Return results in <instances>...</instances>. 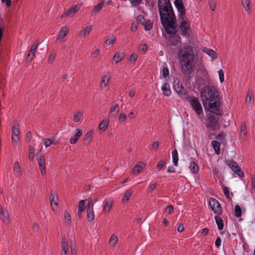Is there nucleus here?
<instances>
[{"instance_id": "f257e3e1", "label": "nucleus", "mask_w": 255, "mask_h": 255, "mask_svg": "<svg viewBox=\"0 0 255 255\" xmlns=\"http://www.w3.org/2000/svg\"><path fill=\"white\" fill-rule=\"evenodd\" d=\"M201 71L204 78L199 77L198 81H202L203 84L205 85L200 91V97L203 107L205 110H207L217 116H221L222 111L220 110V108L222 100L219 90L214 85L210 84L207 71L204 68Z\"/></svg>"}, {"instance_id": "f03ea898", "label": "nucleus", "mask_w": 255, "mask_h": 255, "mask_svg": "<svg viewBox=\"0 0 255 255\" xmlns=\"http://www.w3.org/2000/svg\"><path fill=\"white\" fill-rule=\"evenodd\" d=\"M178 56L181 71L184 76L183 80L186 83L189 82L197 59L194 47L191 45L184 46L179 50Z\"/></svg>"}, {"instance_id": "7ed1b4c3", "label": "nucleus", "mask_w": 255, "mask_h": 255, "mask_svg": "<svg viewBox=\"0 0 255 255\" xmlns=\"http://www.w3.org/2000/svg\"><path fill=\"white\" fill-rule=\"evenodd\" d=\"M158 7L161 23L176 17L169 0H158Z\"/></svg>"}, {"instance_id": "20e7f679", "label": "nucleus", "mask_w": 255, "mask_h": 255, "mask_svg": "<svg viewBox=\"0 0 255 255\" xmlns=\"http://www.w3.org/2000/svg\"><path fill=\"white\" fill-rule=\"evenodd\" d=\"M176 17H175L170 18L166 21L161 23V24L167 34H174V33H175V32H176V33H178V31L176 29Z\"/></svg>"}, {"instance_id": "39448f33", "label": "nucleus", "mask_w": 255, "mask_h": 255, "mask_svg": "<svg viewBox=\"0 0 255 255\" xmlns=\"http://www.w3.org/2000/svg\"><path fill=\"white\" fill-rule=\"evenodd\" d=\"M205 125L207 128L213 130L220 129V124L216 117L213 115L208 114L205 120Z\"/></svg>"}, {"instance_id": "423d86ee", "label": "nucleus", "mask_w": 255, "mask_h": 255, "mask_svg": "<svg viewBox=\"0 0 255 255\" xmlns=\"http://www.w3.org/2000/svg\"><path fill=\"white\" fill-rule=\"evenodd\" d=\"M174 34H168L167 35L165 33H163V37L167 41V45L168 46L174 45L176 46L178 42H181V38L178 34L175 32Z\"/></svg>"}, {"instance_id": "0eeeda50", "label": "nucleus", "mask_w": 255, "mask_h": 255, "mask_svg": "<svg viewBox=\"0 0 255 255\" xmlns=\"http://www.w3.org/2000/svg\"><path fill=\"white\" fill-rule=\"evenodd\" d=\"M187 101H189L192 109L197 115H200L203 113L201 104L197 98L194 96L190 97Z\"/></svg>"}, {"instance_id": "6e6552de", "label": "nucleus", "mask_w": 255, "mask_h": 255, "mask_svg": "<svg viewBox=\"0 0 255 255\" xmlns=\"http://www.w3.org/2000/svg\"><path fill=\"white\" fill-rule=\"evenodd\" d=\"M181 21L180 22L179 27L181 29L180 34L183 36L188 37L190 36L189 30L190 29V24L186 21V17L184 19H179Z\"/></svg>"}, {"instance_id": "1a4fd4ad", "label": "nucleus", "mask_w": 255, "mask_h": 255, "mask_svg": "<svg viewBox=\"0 0 255 255\" xmlns=\"http://www.w3.org/2000/svg\"><path fill=\"white\" fill-rule=\"evenodd\" d=\"M227 165L232 169L233 171L239 175L240 177H243L244 176V172L241 170V168L239 166L237 163L234 161H228L227 162Z\"/></svg>"}, {"instance_id": "9d476101", "label": "nucleus", "mask_w": 255, "mask_h": 255, "mask_svg": "<svg viewBox=\"0 0 255 255\" xmlns=\"http://www.w3.org/2000/svg\"><path fill=\"white\" fill-rule=\"evenodd\" d=\"M174 5L179 12V19H184L185 17L186 9L182 0H175Z\"/></svg>"}, {"instance_id": "9b49d317", "label": "nucleus", "mask_w": 255, "mask_h": 255, "mask_svg": "<svg viewBox=\"0 0 255 255\" xmlns=\"http://www.w3.org/2000/svg\"><path fill=\"white\" fill-rule=\"evenodd\" d=\"M209 205L211 209L215 214L220 215L222 213V209L217 200L211 198L209 200Z\"/></svg>"}, {"instance_id": "f8f14e48", "label": "nucleus", "mask_w": 255, "mask_h": 255, "mask_svg": "<svg viewBox=\"0 0 255 255\" xmlns=\"http://www.w3.org/2000/svg\"><path fill=\"white\" fill-rule=\"evenodd\" d=\"M81 6V4H77L73 6L72 7L70 8L68 10H67L65 13H63L61 15V18H63L66 17H72L73 16L75 13L78 11Z\"/></svg>"}, {"instance_id": "ddd939ff", "label": "nucleus", "mask_w": 255, "mask_h": 255, "mask_svg": "<svg viewBox=\"0 0 255 255\" xmlns=\"http://www.w3.org/2000/svg\"><path fill=\"white\" fill-rule=\"evenodd\" d=\"M37 162L42 175H45L46 174L45 161L43 155L39 156L37 158Z\"/></svg>"}, {"instance_id": "4468645a", "label": "nucleus", "mask_w": 255, "mask_h": 255, "mask_svg": "<svg viewBox=\"0 0 255 255\" xmlns=\"http://www.w3.org/2000/svg\"><path fill=\"white\" fill-rule=\"evenodd\" d=\"M161 90L163 91V94L165 96H169L171 95V91L170 89L169 84L165 82L161 87Z\"/></svg>"}, {"instance_id": "2eb2a0df", "label": "nucleus", "mask_w": 255, "mask_h": 255, "mask_svg": "<svg viewBox=\"0 0 255 255\" xmlns=\"http://www.w3.org/2000/svg\"><path fill=\"white\" fill-rule=\"evenodd\" d=\"M93 132L92 130L89 131L86 133L83 138L84 142L83 144H89L92 140V135Z\"/></svg>"}, {"instance_id": "dca6fc26", "label": "nucleus", "mask_w": 255, "mask_h": 255, "mask_svg": "<svg viewBox=\"0 0 255 255\" xmlns=\"http://www.w3.org/2000/svg\"><path fill=\"white\" fill-rule=\"evenodd\" d=\"M82 134V131L80 129H77V133L70 138V143L71 144H75L78 141L79 138L81 136Z\"/></svg>"}, {"instance_id": "f3484780", "label": "nucleus", "mask_w": 255, "mask_h": 255, "mask_svg": "<svg viewBox=\"0 0 255 255\" xmlns=\"http://www.w3.org/2000/svg\"><path fill=\"white\" fill-rule=\"evenodd\" d=\"M1 219L4 224H7L9 223V214L7 212H5L2 209L0 210Z\"/></svg>"}, {"instance_id": "a211bd4d", "label": "nucleus", "mask_w": 255, "mask_h": 255, "mask_svg": "<svg viewBox=\"0 0 255 255\" xmlns=\"http://www.w3.org/2000/svg\"><path fill=\"white\" fill-rule=\"evenodd\" d=\"M177 93L179 96L184 101L189 99L190 97L188 92H187V90L185 89V88L182 90H180L179 92H177Z\"/></svg>"}, {"instance_id": "6ab92c4d", "label": "nucleus", "mask_w": 255, "mask_h": 255, "mask_svg": "<svg viewBox=\"0 0 255 255\" xmlns=\"http://www.w3.org/2000/svg\"><path fill=\"white\" fill-rule=\"evenodd\" d=\"M19 125L16 121H13L12 135L13 136H19Z\"/></svg>"}, {"instance_id": "aec40b11", "label": "nucleus", "mask_w": 255, "mask_h": 255, "mask_svg": "<svg viewBox=\"0 0 255 255\" xmlns=\"http://www.w3.org/2000/svg\"><path fill=\"white\" fill-rule=\"evenodd\" d=\"M211 145L214 149L216 153L217 154H219L220 153V147L221 146V143L220 142L217 140H213L211 142Z\"/></svg>"}, {"instance_id": "412c9836", "label": "nucleus", "mask_w": 255, "mask_h": 255, "mask_svg": "<svg viewBox=\"0 0 255 255\" xmlns=\"http://www.w3.org/2000/svg\"><path fill=\"white\" fill-rule=\"evenodd\" d=\"M69 28L68 26L63 27L59 32V39H64L68 33Z\"/></svg>"}, {"instance_id": "4be33fe9", "label": "nucleus", "mask_w": 255, "mask_h": 255, "mask_svg": "<svg viewBox=\"0 0 255 255\" xmlns=\"http://www.w3.org/2000/svg\"><path fill=\"white\" fill-rule=\"evenodd\" d=\"M203 51L208 55L210 56L213 59H215L217 58V53L212 49L205 48L204 49H203Z\"/></svg>"}, {"instance_id": "5701e85b", "label": "nucleus", "mask_w": 255, "mask_h": 255, "mask_svg": "<svg viewBox=\"0 0 255 255\" xmlns=\"http://www.w3.org/2000/svg\"><path fill=\"white\" fill-rule=\"evenodd\" d=\"M215 220L216 221L219 230H222L224 228V223L223 219L218 216H215Z\"/></svg>"}, {"instance_id": "b1692460", "label": "nucleus", "mask_w": 255, "mask_h": 255, "mask_svg": "<svg viewBox=\"0 0 255 255\" xmlns=\"http://www.w3.org/2000/svg\"><path fill=\"white\" fill-rule=\"evenodd\" d=\"M172 161L175 166H178V155L176 149L173 150L172 152Z\"/></svg>"}, {"instance_id": "393cba45", "label": "nucleus", "mask_w": 255, "mask_h": 255, "mask_svg": "<svg viewBox=\"0 0 255 255\" xmlns=\"http://www.w3.org/2000/svg\"><path fill=\"white\" fill-rule=\"evenodd\" d=\"M109 125V121L107 120H103L101 122L99 125L100 130L105 131Z\"/></svg>"}, {"instance_id": "a878e982", "label": "nucleus", "mask_w": 255, "mask_h": 255, "mask_svg": "<svg viewBox=\"0 0 255 255\" xmlns=\"http://www.w3.org/2000/svg\"><path fill=\"white\" fill-rule=\"evenodd\" d=\"M50 198V203H51V206H52L53 204H54L56 205H58V197H57L56 194H55L54 192H53V191L51 192Z\"/></svg>"}, {"instance_id": "bb28decb", "label": "nucleus", "mask_w": 255, "mask_h": 255, "mask_svg": "<svg viewBox=\"0 0 255 255\" xmlns=\"http://www.w3.org/2000/svg\"><path fill=\"white\" fill-rule=\"evenodd\" d=\"M189 168L193 174H196L198 172V166L196 163L191 161L190 163Z\"/></svg>"}, {"instance_id": "cd10ccee", "label": "nucleus", "mask_w": 255, "mask_h": 255, "mask_svg": "<svg viewBox=\"0 0 255 255\" xmlns=\"http://www.w3.org/2000/svg\"><path fill=\"white\" fill-rule=\"evenodd\" d=\"M92 27L91 25L87 26L84 29L80 31V34L82 36L86 37L87 35L89 34L91 31Z\"/></svg>"}, {"instance_id": "c85d7f7f", "label": "nucleus", "mask_w": 255, "mask_h": 255, "mask_svg": "<svg viewBox=\"0 0 255 255\" xmlns=\"http://www.w3.org/2000/svg\"><path fill=\"white\" fill-rule=\"evenodd\" d=\"M124 56H125V54L123 52L117 53L114 56L113 59H116V58L117 59V60L116 61V63L118 64L119 62H120L123 59Z\"/></svg>"}, {"instance_id": "c756f323", "label": "nucleus", "mask_w": 255, "mask_h": 255, "mask_svg": "<svg viewBox=\"0 0 255 255\" xmlns=\"http://www.w3.org/2000/svg\"><path fill=\"white\" fill-rule=\"evenodd\" d=\"M38 45V42L37 41L35 42L31 46V48L29 51V53L31 54L33 57L34 56L35 54L36 50L37 48Z\"/></svg>"}, {"instance_id": "7c9ffc66", "label": "nucleus", "mask_w": 255, "mask_h": 255, "mask_svg": "<svg viewBox=\"0 0 255 255\" xmlns=\"http://www.w3.org/2000/svg\"><path fill=\"white\" fill-rule=\"evenodd\" d=\"M242 5L247 11H250L251 9V3L250 0H242Z\"/></svg>"}, {"instance_id": "2f4dec72", "label": "nucleus", "mask_w": 255, "mask_h": 255, "mask_svg": "<svg viewBox=\"0 0 255 255\" xmlns=\"http://www.w3.org/2000/svg\"><path fill=\"white\" fill-rule=\"evenodd\" d=\"M13 170L15 172L14 175L16 177H18L20 176V166L17 161H16L14 163Z\"/></svg>"}, {"instance_id": "473e14b6", "label": "nucleus", "mask_w": 255, "mask_h": 255, "mask_svg": "<svg viewBox=\"0 0 255 255\" xmlns=\"http://www.w3.org/2000/svg\"><path fill=\"white\" fill-rule=\"evenodd\" d=\"M131 194L132 192L130 190H126L124 193L123 201L124 202H126L127 201H128L129 200L130 197L131 196Z\"/></svg>"}, {"instance_id": "72a5a7b5", "label": "nucleus", "mask_w": 255, "mask_h": 255, "mask_svg": "<svg viewBox=\"0 0 255 255\" xmlns=\"http://www.w3.org/2000/svg\"><path fill=\"white\" fill-rule=\"evenodd\" d=\"M242 215V210L239 205H237L235 207V216L237 218H239Z\"/></svg>"}, {"instance_id": "f704fd0d", "label": "nucleus", "mask_w": 255, "mask_h": 255, "mask_svg": "<svg viewBox=\"0 0 255 255\" xmlns=\"http://www.w3.org/2000/svg\"><path fill=\"white\" fill-rule=\"evenodd\" d=\"M252 97H253V92L252 90H249L246 97V101L250 103H253L254 100H252Z\"/></svg>"}, {"instance_id": "c9c22d12", "label": "nucleus", "mask_w": 255, "mask_h": 255, "mask_svg": "<svg viewBox=\"0 0 255 255\" xmlns=\"http://www.w3.org/2000/svg\"><path fill=\"white\" fill-rule=\"evenodd\" d=\"M143 25L146 31L150 30L152 28V23L149 20L145 21Z\"/></svg>"}, {"instance_id": "e433bc0d", "label": "nucleus", "mask_w": 255, "mask_h": 255, "mask_svg": "<svg viewBox=\"0 0 255 255\" xmlns=\"http://www.w3.org/2000/svg\"><path fill=\"white\" fill-rule=\"evenodd\" d=\"M87 216L88 222H91L94 219V214L93 211H87Z\"/></svg>"}, {"instance_id": "4c0bfd02", "label": "nucleus", "mask_w": 255, "mask_h": 255, "mask_svg": "<svg viewBox=\"0 0 255 255\" xmlns=\"http://www.w3.org/2000/svg\"><path fill=\"white\" fill-rule=\"evenodd\" d=\"M247 133V125L245 122H242L241 125V134L246 135Z\"/></svg>"}, {"instance_id": "58836bf2", "label": "nucleus", "mask_w": 255, "mask_h": 255, "mask_svg": "<svg viewBox=\"0 0 255 255\" xmlns=\"http://www.w3.org/2000/svg\"><path fill=\"white\" fill-rule=\"evenodd\" d=\"M82 116H83L82 112H76L75 114V115L74 116L73 121L76 123L80 121V120L81 119Z\"/></svg>"}, {"instance_id": "ea45409f", "label": "nucleus", "mask_w": 255, "mask_h": 255, "mask_svg": "<svg viewBox=\"0 0 255 255\" xmlns=\"http://www.w3.org/2000/svg\"><path fill=\"white\" fill-rule=\"evenodd\" d=\"M64 217L65 220V222L67 224H69L71 225V216L69 213L67 211H65L64 214Z\"/></svg>"}, {"instance_id": "a19ab883", "label": "nucleus", "mask_w": 255, "mask_h": 255, "mask_svg": "<svg viewBox=\"0 0 255 255\" xmlns=\"http://www.w3.org/2000/svg\"><path fill=\"white\" fill-rule=\"evenodd\" d=\"M118 239L117 236L115 235H112L110 240V243L115 247L118 243Z\"/></svg>"}, {"instance_id": "79ce46f5", "label": "nucleus", "mask_w": 255, "mask_h": 255, "mask_svg": "<svg viewBox=\"0 0 255 255\" xmlns=\"http://www.w3.org/2000/svg\"><path fill=\"white\" fill-rule=\"evenodd\" d=\"M34 149L33 146H30L29 147V155H28L29 159L31 161H32L33 159H34Z\"/></svg>"}, {"instance_id": "37998d69", "label": "nucleus", "mask_w": 255, "mask_h": 255, "mask_svg": "<svg viewBox=\"0 0 255 255\" xmlns=\"http://www.w3.org/2000/svg\"><path fill=\"white\" fill-rule=\"evenodd\" d=\"M116 112L114 116H115L119 112V108L118 104H115L114 106H112L110 109V113Z\"/></svg>"}, {"instance_id": "c03bdc74", "label": "nucleus", "mask_w": 255, "mask_h": 255, "mask_svg": "<svg viewBox=\"0 0 255 255\" xmlns=\"http://www.w3.org/2000/svg\"><path fill=\"white\" fill-rule=\"evenodd\" d=\"M85 200H81L78 205V211L83 212L85 209Z\"/></svg>"}, {"instance_id": "a18cd8bd", "label": "nucleus", "mask_w": 255, "mask_h": 255, "mask_svg": "<svg viewBox=\"0 0 255 255\" xmlns=\"http://www.w3.org/2000/svg\"><path fill=\"white\" fill-rule=\"evenodd\" d=\"M223 192L224 193L226 197V198L228 199L229 202L232 201V199L230 197L229 195V188L227 187L224 186L223 187Z\"/></svg>"}, {"instance_id": "49530a36", "label": "nucleus", "mask_w": 255, "mask_h": 255, "mask_svg": "<svg viewBox=\"0 0 255 255\" xmlns=\"http://www.w3.org/2000/svg\"><path fill=\"white\" fill-rule=\"evenodd\" d=\"M55 140L49 138H44V144L46 146V147L50 146V145L54 143Z\"/></svg>"}, {"instance_id": "de8ad7c7", "label": "nucleus", "mask_w": 255, "mask_h": 255, "mask_svg": "<svg viewBox=\"0 0 255 255\" xmlns=\"http://www.w3.org/2000/svg\"><path fill=\"white\" fill-rule=\"evenodd\" d=\"M142 169V167L139 165H136L133 167L132 173L133 174H135L139 173L140 171Z\"/></svg>"}, {"instance_id": "09e8293b", "label": "nucleus", "mask_w": 255, "mask_h": 255, "mask_svg": "<svg viewBox=\"0 0 255 255\" xmlns=\"http://www.w3.org/2000/svg\"><path fill=\"white\" fill-rule=\"evenodd\" d=\"M215 135V138L221 141H222L226 137V134L223 131H222L219 133L218 134Z\"/></svg>"}, {"instance_id": "8fccbe9b", "label": "nucleus", "mask_w": 255, "mask_h": 255, "mask_svg": "<svg viewBox=\"0 0 255 255\" xmlns=\"http://www.w3.org/2000/svg\"><path fill=\"white\" fill-rule=\"evenodd\" d=\"M104 4V1H101L98 4H97L96 6H95L93 10L95 12L99 11L102 8L103 4Z\"/></svg>"}, {"instance_id": "3c124183", "label": "nucleus", "mask_w": 255, "mask_h": 255, "mask_svg": "<svg viewBox=\"0 0 255 255\" xmlns=\"http://www.w3.org/2000/svg\"><path fill=\"white\" fill-rule=\"evenodd\" d=\"M181 85H183L181 81L178 79V78H175L173 81V87L174 89L178 88L181 86Z\"/></svg>"}, {"instance_id": "603ef678", "label": "nucleus", "mask_w": 255, "mask_h": 255, "mask_svg": "<svg viewBox=\"0 0 255 255\" xmlns=\"http://www.w3.org/2000/svg\"><path fill=\"white\" fill-rule=\"evenodd\" d=\"M109 80H110L109 77H108L106 75H105L102 78L101 86L102 87V84H104V87H105L108 85Z\"/></svg>"}, {"instance_id": "864d4df0", "label": "nucleus", "mask_w": 255, "mask_h": 255, "mask_svg": "<svg viewBox=\"0 0 255 255\" xmlns=\"http://www.w3.org/2000/svg\"><path fill=\"white\" fill-rule=\"evenodd\" d=\"M87 211H93V203L92 200H88V204L86 206Z\"/></svg>"}, {"instance_id": "5fc2aeb1", "label": "nucleus", "mask_w": 255, "mask_h": 255, "mask_svg": "<svg viewBox=\"0 0 255 255\" xmlns=\"http://www.w3.org/2000/svg\"><path fill=\"white\" fill-rule=\"evenodd\" d=\"M111 207L112 203L108 201H106L103 210L105 212H109L111 209Z\"/></svg>"}, {"instance_id": "6e6d98bb", "label": "nucleus", "mask_w": 255, "mask_h": 255, "mask_svg": "<svg viewBox=\"0 0 255 255\" xmlns=\"http://www.w3.org/2000/svg\"><path fill=\"white\" fill-rule=\"evenodd\" d=\"M209 4L210 5V8L212 10L215 11L216 8V2L214 0H209Z\"/></svg>"}, {"instance_id": "4d7b16f0", "label": "nucleus", "mask_w": 255, "mask_h": 255, "mask_svg": "<svg viewBox=\"0 0 255 255\" xmlns=\"http://www.w3.org/2000/svg\"><path fill=\"white\" fill-rule=\"evenodd\" d=\"M137 21L138 22H139L142 25H143L146 20L144 17L143 15H139L137 17Z\"/></svg>"}, {"instance_id": "13d9d810", "label": "nucleus", "mask_w": 255, "mask_h": 255, "mask_svg": "<svg viewBox=\"0 0 255 255\" xmlns=\"http://www.w3.org/2000/svg\"><path fill=\"white\" fill-rule=\"evenodd\" d=\"M174 207L172 205H168L165 208V212H167L168 214H171L173 212Z\"/></svg>"}, {"instance_id": "bf43d9fd", "label": "nucleus", "mask_w": 255, "mask_h": 255, "mask_svg": "<svg viewBox=\"0 0 255 255\" xmlns=\"http://www.w3.org/2000/svg\"><path fill=\"white\" fill-rule=\"evenodd\" d=\"M219 80L221 83H223L224 80V73L223 70L221 69L219 71Z\"/></svg>"}, {"instance_id": "052dcab7", "label": "nucleus", "mask_w": 255, "mask_h": 255, "mask_svg": "<svg viewBox=\"0 0 255 255\" xmlns=\"http://www.w3.org/2000/svg\"><path fill=\"white\" fill-rule=\"evenodd\" d=\"M127 116L125 113H121L119 118V121L120 123H123L126 121Z\"/></svg>"}, {"instance_id": "680f3d73", "label": "nucleus", "mask_w": 255, "mask_h": 255, "mask_svg": "<svg viewBox=\"0 0 255 255\" xmlns=\"http://www.w3.org/2000/svg\"><path fill=\"white\" fill-rule=\"evenodd\" d=\"M162 74L163 77L164 78H166L169 76V70L167 67H164L162 70Z\"/></svg>"}, {"instance_id": "e2e57ef3", "label": "nucleus", "mask_w": 255, "mask_h": 255, "mask_svg": "<svg viewBox=\"0 0 255 255\" xmlns=\"http://www.w3.org/2000/svg\"><path fill=\"white\" fill-rule=\"evenodd\" d=\"M116 41V38H108L105 41V43L107 44L108 45H110L113 43H114Z\"/></svg>"}, {"instance_id": "0e129e2a", "label": "nucleus", "mask_w": 255, "mask_h": 255, "mask_svg": "<svg viewBox=\"0 0 255 255\" xmlns=\"http://www.w3.org/2000/svg\"><path fill=\"white\" fill-rule=\"evenodd\" d=\"M215 246L217 248H219L221 246V239L220 237H218L215 241Z\"/></svg>"}, {"instance_id": "69168bd1", "label": "nucleus", "mask_w": 255, "mask_h": 255, "mask_svg": "<svg viewBox=\"0 0 255 255\" xmlns=\"http://www.w3.org/2000/svg\"><path fill=\"white\" fill-rule=\"evenodd\" d=\"M62 248H68V242L67 241L65 237H63L62 238Z\"/></svg>"}, {"instance_id": "338daca9", "label": "nucleus", "mask_w": 255, "mask_h": 255, "mask_svg": "<svg viewBox=\"0 0 255 255\" xmlns=\"http://www.w3.org/2000/svg\"><path fill=\"white\" fill-rule=\"evenodd\" d=\"M137 58V55L136 54H132L129 56V60L134 62Z\"/></svg>"}, {"instance_id": "774afa93", "label": "nucleus", "mask_w": 255, "mask_h": 255, "mask_svg": "<svg viewBox=\"0 0 255 255\" xmlns=\"http://www.w3.org/2000/svg\"><path fill=\"white\" fill-rule=\"evenodd\" d=\"M165 161L163 160H160L157 165V168L159 169H161L164 165Z\"/></svg>"}]
</instances>
